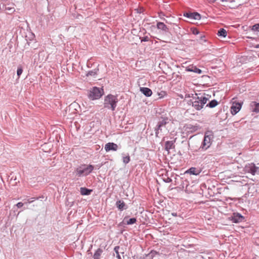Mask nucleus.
<instances>
[{"instance_id": "nucleus-1", "label": "nucleus", "mask_w": 259, "mask_h": 259, "mask_svg": "<svg viewBox=\"0 0 259 259\" xmlns=\"http://www.w3.org/2000/svg\"><path fill=\"white\" fill-rule=\"evenodd\" d=\"M208 98L204 96H198L197 94L192 96V99L188 100L187 104L192 105L197 110H200L206 103Z\"/></svg>"}, {"instance_id": "nucleus-2", "label": "nucleus", "mask_w": 259, "mask_h": 259, "mask_svg": "<svg viewBox=\"0 0 259 259\" xmlns=\"http://www.w3.org/2000/svg\"><path fill=\"white\" fill-rule=\"evenodd\" d=\"M118 101V100L116 96L109 94L105 97L104 108L111 109L113 111L115 110Z\"/></svg>"}, {"instance_id": "nucleus-3", "label": "nucleus", "mask_w": 259, "mask_h": 259, "mask_svg": "<svg viewBox=\"0 0 259 259\" xmlns=\"http://www.w3.org/2000/svg\"><path fill=\"white\" fill-rule=\"evenodd\" d=\"M94 169V166L91 164H81L76 168L75 175L78 177L87 176L90 174Z\"/></svg>"}, {"instance_id": "nucleus-4", "label": "nucleus", "mask_w": 259, "mask_h": 259, "mask_svg": "<svg viewBox=\"0 0 259 259\" xmlns=\"http://www.w3.org/2000/svg\"><path fill=\"white\" fill-rule=\"evenodd\" d=\"M213 138V135L211 132H207L205 133L203 142L200 148L204 150L207 149L211 145Z\"/></svg>"}, {"instance_id": "nucleus-5", "label": "nucleus", "mask_w": 259, "mask_h": 259, "mask_svg": "<svg viewBox=\"0 0 259 259\" xmlns=\"http://www.w3.org/2000/svg\"><path fill=\"white\" fill-rule=\"evenodd\" d=\"M103 94L104 91L102 89L94 87L90 91L88 97L91 100H96L100 98Z\"/></svg>"}, {"instance_id": "nucleus-6", "label": "nucleus", "mask_w": 259, "mask_h": 259, "mask_svg": "<svg viewBox=\"0 0 259 259\" xmlns=\"http://www.w3.org/2000/svg\"><path fill=\"white\" fill-rule=\"evenodd\" d=\"M168 123V119L167 117H160L157 125L155 127V136L158 137V134L161 132L162 128L165 127L166 124Z\"/></svg>"}, {"instance_id": "nucleus-7", "label": "nucleus", "mask_w": 259, "mask_h": 259, "mask_svg": "<svg viewBox=\"0 0 259 259\" xmlns=\"http://www.w3.org/2000/svg\"><path fill=\"white\" fill-rule=\"evenodd\" d=\"M258 169V167L256 166L253 163L246 164L244 168L245 172L250 173L252 175H255L257 173Z\"/></svg>"}, {"instance_id": "nucleus-8", "label": "nucleus", "mask_w": 259, "mask_h": 259, "mask_svg": "<svg viewBox=\"0 0 259 259\" xmlns=\"http://www.w3.org/2000/svg\"><path fill=\"white\" fill-rule=\"evenodd\" d=\"M241 107V103L233 102L230 109L231 114L232 115L237 114L240 110Z\"/></svg>"}, {"instance_id": "nucleus-9", "label": "nucleus", "mask_w": 259, "mask_h": 259, "mask_svg": "<svg viewBox=\"0 0 259 259\" xmlns=\"http://www.w3.org/2000/svg\"><path fill=\"white\" fill-rule=\"evenodd\" d=\"M244 219V217L239 213H234L231 217V220L235 223L242 222Z\"/></svg>"}, {"instance_id": "nucleus-10", "label": "nucleus", "mask_w": 259, "mask_h": 259, "mask_svg": "<svg viewBox=\"0 0 259 259\" xmlns=\"http://www.w3.org/2000/svg\"><path fill=\"white\" fill-rule=\"evenodd\" d=\"M184 16L192 20H200L201 18L200 14L197 12L185 13Z\"/></svg>"}, {"instance_id": "nucleus-11", "label": "nucleus", "mask_w": 259, "mask_h": 259, "mask_svg": "<svg viewBox=\"0 0 259 259\" xmlns=\"http://www.w3.org/2000/svg\"><path fill=\"white\" fill-rule=\"evenodd\" d=\"M156 27L158 29L161 30L163 33H167L169 32V28L163 22H157Z\"/></svg>"}, {"instance_id": "nucleus-12", "label": "nucleus", "mask_w": 259, "mask_h": 259, "mask_svg": "<svg viewBox=\"0 0 259 259\" xmlns=\"http://www.w3.org/2000/svg\"><path fill=\"white\" fill-rule=\"evenodd\" d=\"M176 139L172 141H168L165 143L164 149L166 151L169 152V150L175 148V143Z\"/></svg>"}, {"instance_id": "nucleus-13", "label": "nucleus", "mask_w": 259, "mask_h": 259, "mask_svg": "<svg viewBox=\"0 0 259 259\" xmlns=\"http://www.w3.org/2000/svg\"><path fill=\"white\" fill-rule=\"evenodd\" d=\"M117 149V145L114 143H108L105 146V149L107 152L110 150L116 151Z\"/></svg>"}, {"instance_id": "nucleus-14", "label": "nucleus", "mask_w": 259, "mask_h": 259, "mask_svg": "<svg viewBox=\"0 0 259 259\" xmlns=\"http://www.w3.org/2000/svg\"><path fill=\"white\" fill-rule=\"evenodd\" d=\"M250 107L252 112L256 113H259V103L252 101L250 103Z\"/></svg>"}, {"instance_id": "nucleus-15", "label": "nucleus", "mask_w": 259, "mask_h": 259, "mask_svg": "<svg viewBox=\"0 0 259 259\" xmlns=\"http://www.w3.org/2000/svg\"><path fill=\"white\" fill-rule=\"evenodd\" d=\"M186 70L189 72H193L198 74H201L202 73V70L199 68H198L195 66H189L186 67Z\"/></svg>"}, {"instance_id": "nucleus-16", "label": "nucleus", "mask_w": 259, "mask_h": 259, "mask_svg": "<svg viewBox=\"0 0 259 259\" xmlns=\"http://www.w3.org/2000/svg\"><path fill=\"white\" fill-rule=\"evenodd\" d=\"M140 91L146 97H150L152 94V90L148 88L141 87Z\"/></svg>"}, {"instance_id": "nucleus-17", "label": "nucleus", "mask_w": 259, "mask_h": 259, "mask_svg": "<svg viewBox=\"0 0 259 259\" xmlns=\"http://www.w3.org/2000/svg\"><path fill=\"white\" fill-rule=\"evenodd\" d=\"M201 172V170L196 167H192L188 169L186 173H188L193 175H198Z\"/></svg>"}, {"instance_id": "nucleus-18", "label": "nucleus", "mask_w": 259, "mask_h": 259, "mask_svg": "<svg viewBox=\"0 0 259 259\" xmlns=\"http://www.w3.org/2000/svg\"><path fill=\"white\" fill-rule=\"evenodd\" d=\"M13 5H3V7H5V10L7 11V13L8 14H11L15 12V9L14 7H13Z\"/></svg>"}, {"instance_id": "nucleus-19", "label": "nucleus", "mask_w": 259, "mask_h": 259, "mask_svg": "<svg viewBox=\"0 0 259 259\" xmlns=\"http://www.w3.org/2000/svg\"><path fill=\"white\" fill-rule=\"evenodd\" d=\"M116 205L120 210H123V209H126L127 208L125 203L123 200L117 201L116 202Z\"/></svg>"}, {"instance_id": "nucleus-20", "label": "nucleus", "mask_w": 259, "mask_h": 259, "mask_svg": "<svg viewBox=\"0 0 259 259\" xmlns=\"http://www.w3.org/2000/svg\"><path fill=\"white\" fill-rule=\"evenodd\" d=\"M103 252L102 249L99 248L95 252L93 255L94 259H100V256Z\"/></svg>"}, {"instance_id": "nucleus-21", "label": "nucleus", "mask_w": 259, "mask_h": 259, "mask_svg": "<svg viewBox=\"0 0 259 259\" xmlns=\"http://www.w3.org/2000/svg\"><path fill=\"white\" fill-rule=\"evenodd\" d=\"M92 190L89 189L85 187H81L80 188V193L82 195H89L91 194Z\"/></svg>"}, {"instance_id": "nucleus-22", "label": "nucleus", "mask_w": 259, "mask_h": 259, "mask_svg": "<svg viewBox=\"0 0 259 259\" xmlns=\"http://www.w3.org/2000/svg\"><path fill=\"white\" fill-rule=\"evenodd\" d=\"M218 104H219L218 102L216 100L214 99V100H211L210 102H209L206 105V107H208L210 108H214L215 106H217L218 105Z\"/></svg>"}, {"instance_id": "nucleus-23", "label": "nucleus", "mask_w": 259, "mask_h": 259, "mask_svg": "<svg viewBox=\"0 0 259 259\" xmlns=\"http://www.w3.org/2000/svg\"><path fill=\"white\" fill-rule=\"evenodd\" d=\"M227 32L224 28H221L218 30L217 34L219 36L225 37L227 36Z\"/></svg>"}, {"instance_id": "nucleus-24", "label": "nucleus", "mask_w": 259, "mask_h": 259, "mask_svg": "<svg viewBox=\"0 0 259 259\" xmlns=\"http://www.w3.org/2000/svg\"><path fill=\"white\" fill-rule=\"evenodd\" d=\"M98 71H99V69L98 68H96L93 70L89 71L87 72L86 75L87 76H95L97 74Z\"/></svg>"}, {"instance_id": "nucleus-25", "label": "nucleus", "mask_w": 259, "mask_h": 259, "mask_svg": "<svg viewBox=\"0 0 259 259\" xmlns=\"http://www.w3.org/2000/svg\"><path fill=\"white\" fill-rule=\"evenodd\" d=\"M122 159H123V162L124 164H126L128 163H129V162L130 161L131 158H130V156L128 155L127 156H123Z\"/></svg>"}, {"instance_id": "nucleus-26", "label": "nucleus", "mask_w": 259, "mask_h": 259, "mask_svg": "<svg viewBox=\"0 0 259 259\" xmlns=\"http://www.w3.org/2000/svg\"><path fill=\"white\" fill-rule=\"evenodd\" d=\"M137 222V219L135 218H133L130 219L126 223V225H133L136 223Z\"/></svg>"}, {"instance_id": "nucleus-27", "label": "nucleus", "mask_w": 259, "mask_h": 259, "mask_svg": "<svg viewBox=\"0 0 259 259\" xmlns=\"http://www.w3.org/2000/svg\"><path fill=\"white\" fill-rule=\"evenodd\" d=\"M119 248H120V247L119 246H116L114 248V251L115 252V253L116 254V257L118 258V259H121V256L119 253Z\"/></svg>"}, {"instance_id": "nucleus-28", "label": "nucleus", "mask_w": 259, "mask_h": 259, "mask_svg": "<svg viewBox=\"0 0 259 259\" xmlns=\"http://www.w3.org/2000/svg\"><path fill=\"white\" fill-rule=\"evenodd\" d=\"M162 180L164 182L167 183H170L172 181V180L166 175L165 176H163Z\"/></svg>"}, {"instance_id": "nucleus-29", "label": "nucleus", "mask_w": 259, "mask_h": 259, "mask_svg": "<svg viewBox=\"0 0 259 259\" xmlns=\"http://www.w3.org/2000/svg\"><path fill=\"white\" fill-rule=\"evenodd\" d=\"M191 31L194 35H197L199 33V31L198 30V29L195 27L191 28Z\"/></svg>"}, {"instance_id": "nucleus-30", "label": "nucleus", "mask_w": 259, "mask_h": 259, "mask_svg": "<svg viewBox=\"0 0 259 259\" xmlns=\"http://www.w3.org/2000/svg\"><path fill=\"white\" fill-rule=\"evenodd\" d=\"M252 30L254 31L259 32V23L253 25L252 26Z\"/></svg>"}, {"instance_id": "nucleus-31", "label": "nucleus", "mask_w": 259, "mask_h": 259, "mask_svg": "<svg viewBox=\"0 0 259 259\" xmlns=\"http://www.w3.org/2000/svg\"><path fill=\"white\" fill-rule=\"evenodd\" d=\"M23 72V69L21 66H19L17 69V74L18 77H19Z\"/></svg>"}, {"instance_id": "nucleus-32", "label": "nucleus", "mask_w": 259, "mask_h": 259, "mask_svg": "<svg viewBox=\"0 0 259 259\" xmlns=\"http://www.w3.org/2000/svg\"><path fill=\"white\" fill-rule=\"evenodd\" d=\"M166 95V93L165 91H161L160 93H158V95L159 96L160 98H163Z\"/></svg>"}, {"instance_id": "nucleus-33", "label": "nucleus", "mask_w": 259, "mask_h": 259, "mask_svg": "<svg viewBox=\"0 0 259 259\" xmlns=\"http://www.w3.org/2000/svg\"><path fill=\"white\" fill-rule=\"evenodd\" d=\"M38 198H39V197H32V198H30V199L28 200V202L29 203H31L32 202H33L35 200L38 199Z\"/></svg>"}, {"instance_id": "nucleus-34", "label": "nucleus", "mask_w": 259, "mask_h": 259, "mask_svg": "<svg viewBox=\"0 0 259 259\" xmlns=\"http://www.w3.org/2000/svg\"><path fill=\"white\" fill-rule=\"evenodd\" d=\"M149 40V37L147 36H145L142 38L141 41H148Z\"/></svg>"}, {"instance_id": "nucleus-35", "label": "nucleus", "mask_w": 259, "mask_h": 259, "mask_svg": "<svg viewBox=\"0 0 259 259\" xmlns=\"http://www.w3.org/2000/svg\"><path fill=\"white\" fill-rule=\"evenodd\" d=\"M159 17L161 19L163 20H165V19L163 18V17L165 16L163 12L159 13Z\"/></svg>"}, {"instance_id": "nucleus-36", "label": "nucleus", "mask_w": 259, "mask_h": 259, "mask_svg": "<svg viewBox=\"0 0 259 259\" xmlns=\"http://www.w3.org/2000/svg\"><path fill=\"white\" fill-rule=\"evenodd\" d=\"M23 203L22 202H18L16 205L17 207L20 208L22 207L23 206Z\"/></svg>"}, {"instance_id": "nucleus-37", "label": "nucleus", "mask_w": 259, "mask_h": 259, "mask_svg": "<svg viewBox=\"0 0 259 259\" xmlns=\"http://www.w3.org/2000/svg\"><path fill=\"white\" fill-rule=\"evenodd\" d=\"M205 36L204 35H201L200 37V40H202L204 42L206 41V40L205 39Z\"/></svg>"}, {"instance_id": "nucleus-38", "label": "nucleus", "mask_w": 259, "mask_h": 259, "mask_svg": "<svg viewBox=\"0 0 259 259\" xmlns=\"http://www.w3.org/2000/svg\"><path fill=\"white\" fill-rule=\"evenodd\" d=\"M157 253V252L155 251H151L150 253L149 254V255H151L152 257L153 256V255L155 254H156Z\"/></svg>"}, {"instance_id": "nucleus-39", "label": "nucleus", "mask_w": 259, "mask_h": 259, "mask_svg": "<svg viewBox=\"0 0 259 259\" xmlns=\"http://www.w3.org/2000/svg\"><path fill=\"white\" fill-rule=\"evenodd\" d=\"M222 2H230L231 3L233 2L232 0H222Z\"/></svg>"}, {"instance_id": "nucleus-40", "label": "nucleus", "mask_w": 259, "mask_h": 259, "mask_svg": "<svg viewBox=\"0 0 259 259\" xmlns=\"http://www.w3.org/2000/svg\"><path fill=\"white\" fill-rule=\"evenodd\" d=\"M239 5H240V4H238V5H237L236 6H234L231 7V8H234V9L235 8H237L239 7Z\"/></svg>"}, {"instance_id": "nucleus-41", "label": "nucleus", "mask_w": 259, "mask_h": 259, "mask_svg": "<svg viewBox=\"0 0 259 259\" xmlns=\"http://www.w3.org/2000/svg\"><path fill=\"white\" fill-rule=\"evenodd\" d=\"M171 214L173 215V216H175V217H177V213H176V212H173L171 213Z\"/></svg>"}, {"instance_id": "nucleus-42", "label": "nucleus", "mask_w": 259, "mask_h": 259, "mask_svg": "<svg viewBox=\"0 0 259 259\" xmlns=\"http://www.w3.org/2000/svg\"><path fill=\"white\" fill-rule=\"evenodd\" d=\"M87 66H88V67H90V65L89 64V63H88V64H87Z\"/></svg>"}, {"instance_id": "nucleus-43", "label": "nucleus", "mask_w": 259, "mask_h": 259, "mask_svg": "<svg viewBox=\"0 0 259 259\" xmlns=\"http://www.w3.org/2000/svg\"><path fill=\"white\" fill-rule=\"evenodd\" d=\"M2 10L1 4H0V11Z\"/></svg>"}, {"instance_id": "nucleus-44", "label": "nucleus", "mask_w": 259, "mask_h": 259, "mask_svg": "<svg viewBox=\"0 0 259 259\" xmlns=\"http://www.w3.org/2000/svg\"><path fill=\"white\" fill-rule=\"evenodd\" d=\"M233 6V5H232V6H230V7L231 8V7H232Z\"/></svg>"}]
</instances>
